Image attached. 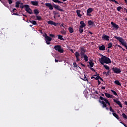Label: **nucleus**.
I'll return each instance as SVG.
<instances>
[{
  "mask_svg": "<svg viewBox=\"0 0 127 127\" xmlns=\"http://www.w3.org/2000/svg\"><path fill=\"white\" fill-rule=\"evenodd\" d=\"M99 62L101 63L102 65H104L105 64H110L112 63V61L111 59L105 56H102L101 59H99Z\"/></svg>",
  "mask_w": 127,
  "mask_h": 127,
  "instance_id": "1",
  "label": "nucleus"
},
{
  "mask_svg": "<svg viewBox=\"0 0 127 127\" xmlns=\"http://www.w3.org/2000/svg\"><path fill=\"white\" fill-rule=\"evenodd\" d=\"M114 38L118 40V41H119V42L121 43L122 45H123V46H124L127 50V42H125V40H124L123 38L115 36Z\"/></svg>",
  "mask_w": 127,
  "mask_h": 127,
  "instance_id": "2",
  "label": "nucleus"
},
{
  "mask_svg": "<svg viewBox=\"0 0 127 127\" xmlns=\"http://www.w3.org/2000/svg\"><path fill=\"white\" fill-rule=\"evenodd\" d=\"M43 36L45 37V41L46 42V44L49 45L50 44V42H51V40H52V38L47 35V33H45L43 35Z\"/></svg>",
  "mask_w": 127,
  "mask_h": 127,
  "instance_id": "3",
  "label": "nucleus"
},
{
  "mask_svg": "<svg viewBox=\"0 0 127 127\" xmlns=\"http://www.w3.org/2000/svg\"><path fill=\"white\" fill-rule=\"evenodd\" d=\"M55 50H57L59 53H63L64 52V50L62 49V47L61 45H56L54 47Z\"/></svg>",
  "mask_w": 127,
  "mask_h": 127,
  "instance_id": "4",
  "label": "nucleus"
},
{
  "mask_svg": "<svg viewBox=\"0 0 127 127\" xmlns=\"http://www.w3.org/2000/svg\"><path fill=\"white\" fill-rule=\"evenodd\" d=\"M25 10H26L28 13H29V14H33V12H32V10H31V8L29 7V5L28 4H25L24 7Z\"/></svg>",
  "mask_w": 127,
  "mask_h": 127,
  "instance_id": "5",
  "label": "nucleus"
},
{
  "mask_svg": "<svg viewBox=\"0 0 127 127\" xmlns=\"http://www.w3.org/2000/svg\"><path fill=\"white\" fill-rule=\"evenodd\" d=\"M94 11V8L89 7L87 10V16H92V14H91V12Z\"/></svg>",
  "mask_w": 127,
  "mask_h": 127,
  "instance_id": "6",
  "label": "nucleus"
},
{
  "mask_svg": "<svg viewBox=\"0 0 127 127\" xmlns=\"http://www.w3.org/2000/svg\"><path fill=\"white\" fill-rule=\"evenodd\" d=\"M112 70L114 73H116V74H120L122 72V69L121 68H119L118 67H113Z\"/></svg>",
  "mask_w": 127,
  "mask_h": 127,
  "instance_id": "7",
  "label": "nucleus"
},
{
  "mask_svg": "<svg viewBox=\"0 0 127 127\" xmlns=\"http://www.w3.org/2000/svg\"><path fill=\"white\" fill-rule=\"evenodd\" d=\"M86 52V50L85 49V48H81V50H80V55H81V58H84V57H83V56L86 55V54H85V53Z\"/></svg>",
  "mask_w": 127,
  "mask_h": 127,
  "instance_id": "8",
  "label": "nucleus"
},
{
  "mask_svg": "<svg viewBox=\"0 0 127 127\" xmlns=\"http://www.w3.org/2000/svg\"><path fill=\"white\" fill-rule=\"evenodd\" d=\"M111 24L112 26V27H113V28H114V29H116V30H118V29L120 28V27L114 22H111Z\"/></svg>",
  "mask_w": 127,
  "mask_h": 127,
  "instance_id": "9",
  "label": "nucleus"
},
{
  "mask_svg": "<svg viewBox=\"0 0 127 127\" xmlns=\"http://www.w3.org/2000/svg\"><path fill=\"white\" fill-rule=\"evenodd\" d=\"M110 37L106 34H103L102 36L103 40H105L106 41H109L110 40Z\"/></svg>",
  "mask_w": 127,
  "mask_h": 127,
  "instance_id": "10",
  "label": "nucleus"
},
{
  "mask_svg": "<svg viewBox=\"0 0 127 127\" xmlns=\"http://www.w3.org/2000/svg\"><path fill=\"white\" fill-rule=\"evenodd\" d=\"M99 102L100 103H101V104H102L103 106H102V107L103 108H106V109L107 110V111H109V108H108L107 107V103H106L105 102V101H100V100H99Z\"/></svg>",
  "mask_w": 127,
  "mask_h": 127,
  "instance_id": "11",
  "label": "nucleus"
},
{
  "mask_svg": "<svg viewBox=\"0 0 127 127\" xmlns=\"http://www.w3.org/2000/svg\"><path fill=\"white\" fill-rule=\"evenodd\" d=\"M54 8H55L56 9H57V10H59V11H64V10H63V9H61V7H60L59 5H57L55 4H54Z\"/></svg>",
  "mask_w": 127,
  "mask_h": 127,
  "instance_id": "12",
  "label": "nucleus"
},
{
  "mask_svg": "<svg viewBox=\"0 0 127 127\" xmlns=\"http://www.w3.org/2000/svg\"><path fill=\"white\" fill-rule=\"evenodd\" d=\"M74 55L76 58V62H79V61H80V59H79V57H80V53L78 52H76Z\"/></svg>",
  "mask_w": 127,
  "mask_h": 127,
  "instance_id": "13",
  "label": "nucleus"
},
{
  "mask_svg": "<svg viewBox=\"0 0 127 127\" xmlns=\"http://www.w3.org/2000/svg\"><path fill=\"white\" fill-rule=\"evenodd\" d=\"M45 5L46 6H47V7H49V9H50L51 10H53V6L52 5V4H51V3H46Z\"/></svg>",
  "mask_w": 127,
  "mask_h": 127,
  "instance_id": "14",
  "label": "nucleus"
},
{
  "mask_svg": "<svg viewBox=\"0 0 127 127\" xmlns=\"http://www.w3.org/2000/svg\"><path fill=\"white\" fill-rule=\"evenodd\" d=\"M114 103H116L118 105L120 108H123V105H122V103H121V101H118L117 99H114L113 100Z\"/></svg>",
  "mask_w": 127,
  "mask_h": 127,
  "instance_id": "15",
  "label": "nucleus"
},
{
  "mask_svg": "<svg viewBox=\"0 0 127 127\" xmlns=\"http://www.w3.org/2000/svg\"><path fill=\"white\" fill-rule=\"evenodd\" d=\"M48 24H51V25H54L55 26H57V24H58V23H55V22L51 20L48 21Z\"/></svg>",
  "mask_w": 127,
  "mask_h": 127,
  "instance_id": "16",
  "label": "nucleus"
},
{
  "mask_svg": "<svg viewBox=\"0 0 127 127\" xmlns=\"http://www.w3.org/2000/svg\"><path fill=\"white\" fill-rule=\"evenodd\" d=\"M31 4L37 6L38 5V1H31Z\"/></svg>",
  "mask_w": 127,
  "mask_h": 127,
  "instance_id": "17",
  "label": "nucleus"
},
{
  "mask_svg": "<svg viewBox=\"0 0 127 127\" xmlns=\"http://www.w3.org/2000/svg\"><path fill=\"white\" fill-rule=\"evenodd\" d=\"M99 49L101 51H104V50H106V47H105V45H102V46H99Z\"/></svg>",
  "mask_w": 127,
  "mask_h": 127,
  "instance_id": "18",
  "label": "nucleus"
},
{
  "mask_svg": "<svg viewBox=\"0 0 127 127\" xmlns=\"http://www.w3.org/2000/svg\"><path fill=\"white\" fill-rule=\"evenodd\" d=\"M80 26L79 27H82L83 28H84V27H86V24H85V23H84V21H81L80 22Z\"/></svg>",
  "mask_w": 127,
  "mask_h": 127,
  "instance_id": "19",
  "label": "nucleus"
},
{
  "mask_svg": "<svg viewBox=\"0 0 127 127\" xmlns=\"http://www.w3.org/2000/svg\"><path fill=\"white\" fill-rule=\"evenodd\" d=\"M104 94L106 97H107V98H113V95H110V93H105Z\"/></svg>",
  "mask_w": 127,
  "mask_h": 127,
  "instance_id": "20",
  "label": "nucleus"
},
{
  "mask_svg": "<svg viewBox=\"0 0 127 127\" xmlns=\"http://www.w3.org/2000/svg\"><path fill=\"white\" fill-rule=\"evenodd\" d=\"M112 114H113V116L115 117V118H117V120H120V117H119V115L117 114V113L114 112L112 113Z\"/></svg>",
  "mask_w": 127,
  "mask_h": 127,
  "instance_id": "21",
  "label": "nucleus"
},
{
  "mask_svg": "<svg viewBox=\"0 0 127 127\" xmlns=\"http://www.w3.org/2000/svg\"><path fill=\"white\" fill-rule=\"evenodd\" d=\"M80 12H81V10H76V13H77L78 17H82V14H81V13H80Z\"/></svg>",
  "mask_w": 127,
  "mask_h": 127,
  "instance_id": "22",
  "label": "nucleus"
},
{
  "mask_svg": "<svg viewBox=\"0 0 127 127\" xmlns=\"http://www.w3.org/2000/svg\"><path fill=\"white\" fill-rule=\"evenodd\" d=\"M29 22L32 23L33 25H37V22H36V21L35 20H29Z\"/></svg>",
  "mask_w": 127,
  "mask_h": 127,
  "instance_id": "23",
  "label": "nucleus"
},
{
  "mask_svg": "<svg viewBox=\"0 0 127 127\" xmlns=\"http://www.w3.org/2000/svg\"><path fill=\"white\" fill-rule=\"evenodd\" d=\"M34 13L36 15H37L39 13V10H38L37 9H34Z\"/></svg>",
  "mask_w": 127,
  "mask_h": 127,
  "instance_id": "24",
  "label": "nucleus"
},
{
  "mask_svg": "<svg viewBox=\"0 0 127 127\" xmlns=\"http://www.w3.org/2000/svg\"><path fill=\"white\" fill-rule=\"evenodd\" d=\"M83 57L85 62H88V56H87V55H85L84 56H83Z\"/></svg>",
  "mask_w": 127,
  "mask_h": 127,
  "instance_id": "25",
  "label": "nucleus"
},
{
  "mask_svg": "<svg viewBox=\"0 0 127 127\" xmlns=\"http://www.w3.org/2000/svg\"><path fill=\"white\" fill-rule=\"evenodd\" d=\"M115 84L116 85H118V86H122V84H121V82L119 80H115L114 81Z\"/></svg>",
  "mask_w": 127,
  "mask_h": 127,
  "instance_id": "26",
  "label": "nucleus"
},
{
  "mask_svg": "<svg viewBox=\"0 0 127 127\" xmlns=\"http://www.w3.org/2000/svg\"><path fill=\"white\" fill-rule=\"evenodd\" d=\"M68 30H69V32H70V33H73V32H74V29L71 27H69L68 28Z\"/></svg>",
  "mask_w": 127,
  "mask_h": 127,
  "instance_id": "27",
  "label": "nucleus"
},
{
  "mask_svg": "<svg viewBox=\"0 0 127 127\" xmlns=\"http://www.w3.org/2000/svg\"><path fill=\"white\" fill-rule=\"evenodd\" d=\"M83 28L82 27H79V33L82 34L83 33V32H84V30L83 29Z\"/></svg>",
  "mask_w": 127,
  "mask_h": 127,
  "instance_id": "28",
  "label": "nucleus"
},
{
  "mask_svg": "<svg viewBox=\"0 0 127 127\" xmlns=\"http://www.w3.org/2000/svg\"><path fill=\"white\" fill-rule=\"evenodd\" d=\"M21 3L19 2V1H17L15 2V7H19V4H20Z\"/></svg>",
  "mask_w": 127,
  "mask_h": 127,
  "instance_id": "29",
  "label": "nucleus"
},
{
  "mask_svg": "<svg viewBox=\"0 0 127 127\" xmlns=\"http://www.w3.org/2000/svg\"><path fill=\"white\" fill-rule=\"evenodd\" d=\"M58 39H60V40H63V41L65 40L63 38V36L61 35H58Z\"/></svg>",
  "mask_w": 127,
  "mask_h": 127,
  "instance_id": "30",
  "label": "nucleus"
},
{
  "mask_svg": "<svg viewBox=\"0 0 127 127\" xmlns=\"http://www.w3.org/2000/svg\"><path fill=\"white\" fill-rule=\"evenodd\" d=\"M53 1H54V2H57L58 3H64V2L60 1L59 0H53Z\"/></svg>",
  "mask_w": 127,
  "mask_h": 127,
  "instance_id": "31",
  "label": "nucleus"
},
{
  "mask_svg": "<svg viewBox=\"0 0 127 127\" xmlns=\"http://www.w3.org/2000/svg\"><path fill=\"white\" fill-rule=\"evenodd\" d=\"M96 75H94V76H96L97 77L95 78V80H99V79H100V75H99V74H97V72H96Z\"/></svg>",
  "mask_w": 127,
  "mask_h": 127,
  "instance_id": "32",
  "label": "nucleus"
},
{
  "mask_svg": "<svg viewBox=\"0 0 127 127\" xmlns=\"http://www.w3.org/2000/svg\"><path fill=\"white\" fill-rule=\"evenodd\" d=\"M103 67H104V68H105V69L106 70H110V67L109 66H108L107 65L104 64Z\"/></svg>",
  "mask_w": 127,
  "mask_h": 127,
  "instance_id": "33",
  "label": "nucleus"
},
{
  "mask_svg": "<svg viewBox=\"0 0 127 127\" xmlns=\"http://www.w3.org/2000/svg\"><path fill=\"white\" fill-rule=\"evenodd\" d=\"M112 93L114 95V96H118V93H117V92L115 90H111Z\"/></svg>",
  "mask_w": 127,
  "mask_h": 127,
  "instance_id": "34",
  "label": "nucleus"
},
{
  "mask_svg": "<svg viewBox=\"0 0 127 127\" xmlns=\"http://www.w3.org/2000/svg\"><path fill=\"white\" fill-rule=\"evenodd\" d=\"M88 63H89L90 67H94V64L93 63V62H89Z\"/></svg>",
  "mask_w": 127,
  "mask_h": 127,
  "instance_id": "35",
  "label": "nucleus"
},
{
  "mask_svg": "<svg viewBox=\"0 0 127 127\" xmlns=\"http://www.w3.org/2000/svg\"><path fill=\"white\" fill-rule=\"evenodd\" d=\"M112 46H113V44L112 43H110L108 45V48L110 49V48H112Z\"/></svg>",
  "mask_w": 127,
  "mask_h": 127,
  "instance_id": "36",
  "label": "nucleus"
},
{
  "mask_svg": "<svg viewBox=\"0 0 127 127\" xmlns=\"http://www.w3.org/2000/svg\"><path fill=\"white\" fill-rule=\"evenodd\" d=\"M93 23H94V22H93V21H92V20H89L88 21V25H92V24H93Z\"/></svg>",
  "mask_w": 127,
  "mask_h": 127,
  "instance_id": "37",
  "label": "nucleus"
},
{
  "mask_svg": "<svg viewBox=\"0 0 127 127\" xmlns=\"http://www.w3.org/2000/svg\"><path fill=\"white\" fill-rule=\"evenodd\" d=\"M122 116H123V117L124 119H125V120H127V115H126V114L123 113V114H122Z\"/></svg>",
  "mask_w": 127,
  "mask_h": 127,
  "instance_id": "38",
  "label": "nucleus"
},
{
  "mask_svg": "<svg viewBox=\"0 0 127 127\" xmlns=\"http://www.w3.org/2000/svg\"><path fill=\"white\" fill-rule=\"evenodd\" d=\"M61 33L64 35H66V31H64V29H63V30L61 31Z\"/></svg>",
  "mask_w": 127,
  "mask_h": 127,
  "instance_id": "39",
  "label": "nucleus"
},
{
  "mask_svg": "<svg viewBox=\"0 0 127 127\" xmlns=\"http://www.w3.org/2000/svg\"><path fill=\"white\" fill-rule=\"evenodd\" d=\"M82 80H83V81H86V82H88V81H89L88 79H87V77L85 75H84V76L83 78H82Z\"/></svg>",
  "mask_w": 127,
  "mask_h": 127,
  "instance_id": "40",
  "label": "nucleus"
},
{
  "mask_svg": "<svg viewBox=\"0 0 127 127\" xmlns=\"http://www.w3.org/2000/svg\"><path fill=\"white\" fill-rule=\"evenodd\" d=\"M117 9L118 11H121V9H124L122 6H118L117 8Z\"/></svg>",
  "mask_w": 127,
  "mask_h": 127,
  "instance_id": "41",
  "label": "nucleus"
},
{
  "mask_svg": "<svg viewBox=\"0 0 127 127\" xmlns=\"http://www.w3.org/2000/svg\"><path fill=\"white\" fill-rule=\"evenodd\" d=\"M109 110H110V112H112V113H115V110H114V109H113V108H112V106L110 107Z\"/></svg>",
  "mask_w": 127,
  "mask_h": 127,
  "instance_id": "42",
  "label": "nucleus"
},
{
  "mask_svg": "<svg viewBox=\"0 0 127 127\" xmlns=\"http://www.w3.org/2000/svg\"><path fill=\"white\" fill-rule=\"evenodd\" d=\"M21 5H20V8H24V5H23V3H21Z\"/></svg>",
  "mask_w": 127,
  "mask_h": 127,
  "instance_id": "43",
  "label": "nucleus"
},
{
  "mask_svg": "<svg viewBox=\"0 0 127 127\" xmlns=\"http://www.w3.org/2000/svg\"><path fill=\"white\" fill-rule=\"evenodd\" d=\"M36 18L37 20H41V16L37 15Z\"/></svg>",
  "mask_w": 127,
  "mask_h": 127,
  "instance_id": "44",
  "label": "nucleus"
},
{
  "mask_svg": "<svg viewBox=\"0 0 127 127\" xmlns=\"http://www.w3.org/2000/svg\"><path fill=\"white\" fill-rule=\"evenodd\" d=\"M73 64L74 68H78V65L76 63L74 62Z\"/></svg>",
  "mask_w": 127,
  "mask_h": 127,
  "instance_id": "45",
  "label": "nucleus"
},
{
  "mask_svg": "<svg viewBox=\"0 0 127 127\" xmlns=\"http://www.w3.org/2000/svg\"><path fill=\"white\" fill-rule=\"evenodd\" d=\"M111 72V70H108L107 72H106V76H110V72Z\"/></svg>",
  "mask_w": 127,
  "mask_h": 127,
  "instance_id": "46",
  "label": "nucleus"
},
{
  "mask_svg": "<svg viewBox=\"0 0 127 127\" xmlns=\"http://www.w3.org/2000/svg\"><path fill=\"white\" fill-rule=\"evenodd\" d=\"M104 102H105V104H108L109 102V100H108V99H107L106 98L104 100Z\"/></svg>",
  "mask_w": 127,
  "mask_h": 127,
  "instance_id": "47",
  "label": "nucleus"
},
{
  "mask_svg": "<svg viewBox=\"0 0 127 127\" xmlns=\"http://www.w3.org/2000/svg\"><path fill=\"white\" fill-rule=\"evenodd\" d=\"M7 0L9 2V4H11V3H12V0Z\"/></svg>",
  "mask_w": 127,
  "mask_h": 127,
  "instance_id": "48",
  "label": "nucleus"
},
{
  "mask_svg": "<svg viewBox=\"0 0 127 127\" xmlns=\"http://www.w3.org/2000/svg\"><path fill=\"white\" fill-rule=\"evenodd\" d=\"M120 124H122V125H123V126H124V127H127V125L125 124V123H124L123 122H120Z\"/></svg>",
  "mask_w": 127,
  "mask_h": 127,
  "instance_id": "49",
  "label": "nucleus"
},
{
  "mask_svg": "<svg viewBox=\"0 0 127 127\" xmlns=\"http://www.w3.org/2000/svg\"><path fill=\"white\" fill-rule=\"evenodd\" d=\"M100 100H102V101H104L105 100V98H104V97H102V96H100L99 97Z\"/></svg>",
  "mask_w": 127,
  "mask_h": 127,
  "instance_id": "50",
  "label": "nucleus"
},
{
  "mask_svg": "<svg viewBox=\"0 0 127 127\" xmlns=\"http://www.w3.org/2000/svg\"><path fill=\"white\" fill-rule=\"evenodd\" d=\"M12 14L13 15H17V16L19 15V14H18V13H13Z\"/></svg>",
  "mask_w": 127,
  "mask_h": 127,
  "instance_id": "51",
  "label": "nucleus"
},
{
  "mask_svg": "<svg viewBox=\"0 0 127 127\" xmlns=\"http://www.w3.org/2000/svg\"><path fill=\"white\" fill-rule=\"evenodd\" d=\"M15 11H16V9L15 8H13V10H12V12H15Z\"/></svg>",
  "mask_w": 127,
  "mask_h": 127,
  "instance_id": "52",
  "label": "nucleus"
},
{
  "mask_svg": "<svg viewBox=\"0 0 127 127\" xmlns=\"http://www.w3.org/2000/svg\"><path fill=\"white\" fill-rule=\"evenodd\" d=\"M50 36H51V37H54L55 36L52 34H50Z\"/></svg>",
  "mask_w": 127,
  "mask_h": 127,
  "instance_id": "53",
  "label": "nucleus"
},
{
  "mask_svg": "<svg viewBox=\"0 0 127 127\" xmlns=\"http://www.w3.org/2000/svg\"><path fill=\"white\" fill-rule=\"evenodd\" d=\"M80 65H81V66H83V67H86V65L83 64L82 63H80Z\"/></svg>",
  "mask_w": 127,
  "mask_h": 127,
  "instance_id": "54",
  "label": "nucleus"
},
{
  "mask_svg": "<svg viewBox=\"0 0 127 127\" xmlns=\"http://www.w3.org/2000/svg\"><path fill=\"white\" fill-rule=\"evenodd\" d=\"M60 26H62L63 27L65 28V26H64V24H60Z\"/></svg>",
  "mask_w": 127,
  "mask_h": 127,
  "instance_id": "55",
  "label": "nucleus"
},
{
  "mask_svg": "<svg viewBox=\"0 0 127 127\" xmlns=\"http://www.w3.org/2000/svg\"><path fill=\"white\" fill-rule=\"evenodd\" d=\"M91 70L92 71H93V72H96V70L94 68H91Z\"/></svg>",
  "mask_w": 127,
  "mask_h": 127,
  "instance_id": "56",
  "label": "nucleus"
},
{
  "mask_svg": "<svg viewBox=\"0 0 127 127\" xmlns=\"http://www.w3.org/2000/svg\"><path fill=\"white\" fill-rule=\"evenodd\" d=\"M114 2H115V3H116V4H119V2H118L117 1H116V0H115V1H114Z\"/></svg>",
  "mask_w": 127,
  "mask_h": 127,
  "instance_id": "57",
  "label": "nucleus"
},
{
  "mask_svg": "<svg viewBox=\"0 0 127 127\" xmlns=\"http://www.w3.org/2000/svg\"><path fill=\"white\" fill-rule=\"evenodd\" d=\"M101 89H102V90H105V89H106V87H105V86H102V87H101Z\"/></svg>",
  "mask_w": 127,
  "mask_h": 127,
  "instance_id": "58",
  "label": "nucleus"
},
{
  "mask_svg": "<svg viewBox=\"0 0 127 127\" xmlns=\"http://www.w3.org/2000/svg\"><path fill=\"white\" fill-rule=\"evenodd\" d=\"M98 85H101V81L100 80H98Z\"/></svg>",
  "mask_w": 127,
  "mask_h": 127,
  "instance_id": "59",
  "label": "nucleus"
},
{
  "mask_svg": "<svg viewBox=\"0 0 127 127\" xmlns=\"http://www.w3.org/2000/svg\"><path fill=\"white\" fill-rule=\"evenodd\" d=\"M118 46V47H119V48H123V47H122V46H120V45H117Z\"/></svg>",
  "mask_w": 127,
  "mask_h": 127,
  "instance_id": "60",
  "label": "nucleus"
},
{
  "mask_svg": "<svg viewBox=\"0 0 127 127\" xmlns=\"http://www.w3.org/2000/svg\"><path fill=\"white\" fill-rule=\"evenodd\" d=\"M116 0H109L110 1H112V2H115Z\"/></svg>",
  "mask_w": 127,
  "mask_h": 127,
  "instance_id": "61",
  "label": "nucleus"
},
{
  "mask_svg": "<svg viewBox=\"0 0 127 127\" xmlns=\"http://www.w3.org/2000/svg\"><path fill=\"white\" fill-rule=\"evenodd\" d=\"M99 79L101 80V81H104V80L103 79V78H102V77H101V76L100 78H99Z\"/></svg>",
  "mask_w": 127,
  "mask_h": 127,
  "instance_id": "62",
  "label": "nucleus"
},
{
  "mask_svg": "<svg viewBox=\"0 0 127 127\" xmlns=\"http://www.w3.org/2000/svg\"><path fill=\"white\" fill-rule=\"evenodd\" d=\"M124 104H125V105H126V106H127V101H125V102H124Z\"/></svg>",
  "mask_w": 127,
  "mask_h": 127,
  "instance_id": "63",
  "label": "nucleus"
},
{
  "mask_svg": "<svg viewBox=\"0 0 127 127\" xmlns=\"http://www.w3.org/2000/svg\"><path fill=\"white\" fill-rule=\"evenodd\" d=\"M55 61L56 63H57V62H58V60H56V59L55 60Z\"/></svg>",
  "mask_w": 127,
  "mask_h": 127,
  "instance_id": "64",
  "label": "nucleus"
}]
</instances>
